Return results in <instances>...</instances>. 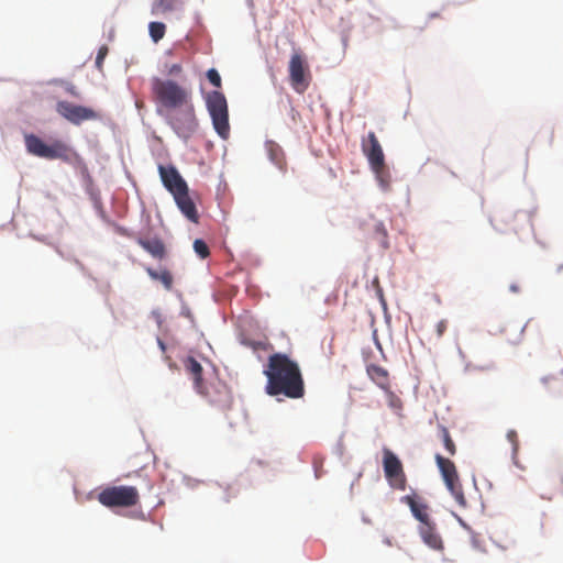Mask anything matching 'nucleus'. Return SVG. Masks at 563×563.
<instances>
[{"label":"nucleus","mask_w":563,"mask_h":563,"mask_svg":"<svg viewBox=\"0 0 563 563\" xmlns=\"http://www.w3.org/2000/svg\"><path fill=\"white\" fill-rule=\"evenodd\" d=\"M264 374L267 377L265 390L269 396L283 395L290 399L303 397L305 382L300 367L287 354H272Z\"/></svg>","instance_id":"obj_1"},{"label":"nucleus","mask_w":563,"mask_h":563,"mask_svg":"<svg viewBox=\"0 0 563 563\" xmlns=\"http://www.w3.org/2000/svg\"><path fill=\"white\" fill-rule=\"evenodd\" d=\"M151 90L155 103L168 112L192 102L191 89L173 79L154 77L151 80Z\"/></svg>","instance_id":"obj_2"},{"label":"nucleus","mask_w":563,"mask_h":563,"mask_svg":"<svg viewBox=\"0 0 563 563\" xmlns=\"http://www.w3.org/2000/svg\"><path fill=\"white\" fill-rule=\"evenodd\" d=\"M206 106L216 132L221 139L227 140L230 135V124L228 102L224 95L218 90L209 92L206 97Z\"/></svg>","instance_id":"obj_3"},{"label":"nucleus","mask_w":563,"mask_h":563,"mask_svg":"<svg viewBox=\"0 0 563 563\" xmlns=\"http://www.w3.org/2000/svg\"><path fill=\"white\" fill-rule=\"evenodd\" d=\"M98 501L108 508H129L140 503V494L134 486H108L98 494Z\"/></svg>","instance_id":"obj_4"},{"label":"nucleus","mask_w":563,"mask_h":563,"mask_svg":"<svg viewBox=\"0 0 563 563\" xmlns=\"http://www.w3.org/2000/svg\"><path fill=\"white\" fill-rule=\"evenodd\" d=\"M25 146L30 154L45 159L68 161L71 152L64 141L54 140L52 143L46 144L34 134L25 136Z\"/></svg>","instance_id":"obj_5"},{"label":"nucleus","mask_w":563,"mask_h":563,"mask_svg":"<svg viewBox=\"0 0 563 563\" xmlns=\"http://www.w3.org/2000/svg\"><path fill=\"white\" fill-rule=\"evenodd\" d=\"M168 123L179 136L190 137L198 126L194 102L172 110L168 115Z\"/></svg>","instance_id":"obj_6"},{"label":"nucleus","mask_w":563,"mask_h":563,"mask_svg":"<svg viewBox=\"0 0 563 563\" xmlns=\"http://www.w3.org/2000/svg\"><path fill=\"white\" fill-rule=\"evenodd\" d=\"M362 152L367 157L372 170L382 184L387 185L385 180V156L380 143L374 132H368L362 140Z\"/></svg>","instance_id":"obj_7"},{"label":"nucleus","mask_w":563,"mask_h":563,"mask_svg":"<svg viewBox=\"0 0 563 563\" xmlns=\"http://www.w3.org/2000/svg\"><path fill=\"white\" fill-rule=\"evenodd\" d=\"M383 470L389 486L396 490H405L407 476L398 456L388 448L383 449Z\"/></svg>","instance_id":"obj_8"},{"label":"nucleus","mask_w":563,"mask_h":563,"mask_svg":"<svg viewBox=\"0 0 563 563\" xmlns=\"http://www.w3.org/2000/svg\"><path fill=\"white\" fill-rule=\"evenodd\" d=\"M434 459L446 488L451 492L457 504L465 505L466 501L455 464L441 454H435Z\"/></svg>","instance_id":"obj_9"},{"label":"nucleus","mask_w":563,"mask_h":563,"mask_svg":"<svg viewBox=\"0 0 563 563\" xmlns=\"http://www.w3.org/2000/svg\"><path fill=\"white\" fill-rule=\"evenodd\" d=\"M289 81L294 90L303 93L310 84L311 75L309 66L301 53H294L288 66Z\"/></svg>","instance_id":"obj_10"},{"label":"nucleus","mask_w":563,"mask_h":563,"mask_svg":"<svg viewBox=\"0 0 563 563\" xmlns=\"http://www.w3.org/2000/svg\"><path fill=\"white\" fill-rule=\"evenodd\" d=\"M56 112L65 120L75 125H79L84 121L100 119V114L96 110L85 106L75 104L65 100L58 101L56 103Z\"/></svg>","instance_id":"obj_11"},{"label":"nucleus","mask_w":563,"mask_h":563,"mask_svg":"<svg viewBox=\"0 0 563 563\" xmlns=\"http://www.w3.org/2000/svg\"><path fill=\"white\" fill-rule=\"evenodd\" d=\"M158 174L164 187L173 195L185 194L187 183L174 165H158Z\"/></svg>","instance_id":"obj_12"},{"label":"nucleus","mask_w":563,"mask_h":563,"mask_svg":"<svg viewBox=\"0 0 563 563\" xmlns=\"http://www.w3.org/2000/svg\"><path fill=\"white\" fill-rule=\"evenodd\" d=\"M401 503L409 507L412 516L418 520L419 525L433 520L430 515V506L416 494L401 497Z\"/></svg>","instance_id":"obj_13"},{"label":"nucleus","mask_w":563,"mask_h":563,"mask_svg":"<svg viewBox=\"0 0 563 563\" xmlns=\"http://www.w3.org/2000/svg\"><path fill=\"white\" fill-rule=\"evenodd\" d=\"M418 533L423 543L430 549L440 552L444 550V543L434 520L418 525Z\"/></svg>","instance_id":"obj_14"},{"label":"nucleus","mask_w":563,"mask_h":563,"mask_svg":"<svg viewBox=\"0 0 563 563\" xmlns=\"http://www.w3.org/2000/svg\"><path fill=\"white\" fill-rule=\"evenodd\" d=\"M209 399V402L222 410H228L232 405L231 390L224 384H218L211 390L205 387V394H201Z\"/></svg>","instance_id":"obj_15"},{"label":"nucleus","mask_w":563,"mask_h":563,"mask_svg":"<svg viewBox=\"0 0 563 563\" xmlns=\"http://www.w3.org/2000/svg\"><path fill=\"white\" fill-rule=\"evenodd\" d=\"M360 228L368 238L377 240L384 247L388 246L387 231L384 223L372 216L360 221Z\"/></svg>","instance_id":"obj_16"},{"label":"nucleus","mask_w":563,"mask_h":563,"mask_svg":"<svg viewBox=\"0 0 563 563\" xmlns=\"http://www.w3.org/2000/svg\"><path fill=\"white\" fill-rule=\"evenodd\" d=\"M185 371L191 376L194 382V388L198 394H205L206 384L202 379V366L192 356H188L183 361Z\"/></svg>","instance_id":"obj_17"},{"label":"nucleus","mask_w":563,"mask_h":563,"mask_svg":"<svg viewBox=\"0 0 563 563\" xmlns=\"http://www.w3.org/2000/svg\"><path fill=\"white\" fill-rule=\"evenodd\" d=\"M175 199V202L181 213L190 221L197 223L199 220L198 211L196 208L195 202L189 197V189H185V194H176L173 196Z\"/></svg>","instance_id":"obj_18"},{"label":"nucleus","mask_w":563,"mask_h":563,"mask_svg":"<svg viewBox=\"0 0 563 563\" xmlns=\"http://www.w3.org/2000/svg\"><path fill=\"white\" fill-rule=\"evenodd\" d=\"M136 242L144 251L151 254L154 258H165L167 253L166 246L159 238H139Z\"/></svg>","instance_id":"obj_19"},{"label":"nucleus","mask_w":563,"mask_h":563,"mask_svg":"<svg viewBox=\"0 0 563 563\" xmlns=\"http://www.w3.org/2000/svg\"><path fill=\"white\" fill-rule=\"evenodd\" d=\"M366 372L369 378L383 390H387L390 387L388 371L383 366L371 364L367 366Z\"/></svg>","instance_id":"obj_20"},{"label":"nucleus","mask_w":563,"mask_h":563,"mask_svg":"<svg viewBox=\"0 0 563 563\" xmlns=\"http://www.w3.org/2000/svg\"><path fill=\"white\" fill-rule=\"evenodd\" d=\"M265 148L271 162L276 165L280 170L286 169L285 153L279 144L274 141H267Z\"/></svg>","instance_id":"obj_21"},{"label":"nucleus","mask_w":563,"mask_h":563,"mask_svg":"<svg viewBox=\"0 0 563 563\" xmlns=\"http://www.w3.org/2000/svg\"><path fill=\"white\" fill-rule=\"evenodd\" d=\"M145 271L151 279L161 282L166 290H170L173 288L174 277L167 268H161L157 271L152 267H146Z\"/></svg>","instance_id":"obj_22"},{"label":"nucleus","mask_w":563,"mask_h":563,"mask_svg":"<svg viewBox=\"0 0 563 563\" xmlns=\"http://www.w3.org/2000/svg\"><path fill=\"white\" fill-rule=\"evenodd\" d=\"M179 4V0H154L151 12L153 15H164L176 10Z\"/></svg>","instance_id":"obj_23"},{"label":"nucleus","mask_w":563,"mask_h":563,"mask_svg":"<svg viewBox=\"0 0 563 563\" xmlns=\"http://www.w3.org/2000/svg\"><path fill=\"white\" fill-rule=\"evenodd\" d=\"M440 432H441L442 443H443L448 454L451 456L455 455L456 451H457L456 445H455L453 439L451 438V434H450L448 428L441 427Z\"/></svg>","instance_id":"obj_24"},{"label":"nucleus","mask_w":563,"mask_h":563,"mask_svg":"<svg viewBox=\"0 0 563 563\" xmlns=\"http://www.w3.org/2000/svg\"><path fill=\"white\" fill-rule=\"evenodd\" d=\"M150 35L154 42L162 40L166 32V26L162 22H151L148 24Z\"/></svg>","instance_id":"obj_25"},{"label":"nucleus","mask_w":563,"mask_h":563,"mask_svg":"<svg viewBox=\"0 0 563 563\" xmlns=\"http://www.w3.org/2000/svg\"><path fill=\"white\" fill-rule=\"evenodd\" d=\"M194 250L197 253V255L201 258H207L210 255V251L207 243L201 239L195 240Z\"/></svg>","instance_id":"obj_26"},{"label":"nucleus","mask_w":563,"mask_h":563,"mask_svg":"<svg viewBox=\"0 0 563 563\" xmlns=\"http://www.w3.org/2000/svg\"><path fill=\"white\" fill-rule=\"evenodd\" d=\"M384 391L386 393L389 407L393 409H401V399L390 389V387Z\"/></svg>","instance_id":"obj_27"},{"label":"nucleus","mask_w":563,"mask_h":563,"mask_svg":"<svg viewBox=\"0 0 563 563\" xmlns=\"http://www.w3.org/2000/svg\"><path fill=\"white\" fill-rule=\"evenodd\" d=\"M54 84H57V85H62L64 86L65 90L73 97L75 98H79L80 97V93L78 91V89L76 88L75 85H73L71 82H67V81H64L62 79H55L54 80Z\"/></svg>","instance_id":"obj_28"},{"label":"nucleus","mask_w":563,"mask_h":563,"mask_svg":"<svg viewBox=\"0 0 563 563\" xmlns=\"http://www.w3.org/2000/svg\"><path fill=\"white\" fill-rule=\"evenodd\" d=\"M207 78L210 81L211 85H213L217 88H220L222 85L220 74L217 69L211 68L207 71Z\"/></svg>","instance_id":"obj_29"},{"label":"nucleus","mask_w":563,"mask_h":563,"mask_svg":"<svg viewBox=\"0 0 563 563\" xmlns=\"http://www.w3.org/2000/svg\"><path fill=\"white\" fill-rule=\"evenodd\" d=\"M507 439H508V441L512 445V453H514V455H516L517 451H518V446H519V441H518L517 432L515 430H509L507 432Z\"/></svg>","instance_id":"obj_30"},{"label":"nucleus","mask_w":563,"mask_h":563,"mask_svg":"<svg viewBox=\"0 0 563 563\" xmlns=\"http://www.w3.org/2000/svg\"><path fill=\"white\" fill-rule=\"evenodd\" d=\"M107 54H108V47L101 46L99 48L97 57H96V66L98 69L102 68V63H103V59L106 58Z\"/></svg>","instance_id":"obj_31"},{"label":"nucleus","mask_w":563,"mask_h":563,"mask_svg":"<svg viewBox=\"0 0 563 563\" xmlns=\"http://www.w3.org/2000/svg\"><path fill=\"white\" fill-rule=\"evenodd\" d=\"M446 329H448V321L446 320L439 321L435 327L437 336L441 338L444 334V332L446 331Z\"/></svg>","instance_id":"obj_32"},{"label":"nucleus","mask_w":563,"mask_h":563,"mask_svg":"<svg viewBox=\"0 0 563 563\" xmlns=\"http://www.w3.org/2000/svg\"><path fill=\"white\" fill-rule=\"evenodd\" d=\"M183 71V66L180 64H173L169 68H168V75H179L180 73Z\"/></svg>","instance_id":"obj_33"},{"label":"nucleus","mask_w":563,"mask_h":563,"mask_svg":"<svg viewBox=\"0 0 563 563\" xmlns=\"http://www.w3.org/2000/svg\"><path fill=\"white\" fill-rule=\"evenodd\" d=\"M510 290L512 292H519L520 288H519V286L517 284H511L510 285Z\"/></svg>","instance_id":"obj_34"},{"label":"nucleus","mask_w":563,"mask_h":563,"mask_svg":"<svg viewBox=\"0 0 563 563\" xmlns=\"http://www.w3.org/2000/svg\"><path fill=\"white\" fill-rule=\"evenodd\" d=\"M498 218H499V217H497V216H496V217H494V218L492 219V223H493V225H494L496 229H499V227H498V220H499V219H498Z\"/></svg>","instance_id":"obj_35"},{"label":"nucleus","mask_w":563,"mask_h":563,"mask_svg":"<svg viewBox=\"0 0 563 563\" xmlns=\"http://www.w3.org/2000/svg\"><path fill=\"white\" fill-rule=\"evenodd\" d=\"M429 18H430V19H433V18H440V14H439V13H437V12H434V13H430V14H429Z\"/></svg>","instance_id":"obj_36"},{"label":"nucleus","mask_w":563,"mask_h":563,"mask_svg":"<svg viewBox=\"0 0 563 563\" xmlns=\"http://www.w3.org/2000/svg\"><path fill=\"white\" fill-rule=\"evenodd\" d=\"M158 345L163 351L165 350V344L161 339H158Z\"/></svg>","instance_id":"obj_37"}]
</instances>
